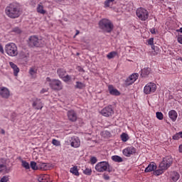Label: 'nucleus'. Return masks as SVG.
I'll list each match as a JSON object with an SVG mask.
<instances>
[{
	"mask_svg": "<svg viewBox=\"0 0 182 182\" xmlns=\"http://www.w3.org/2000/svg\"><path fill=\"white\" fill-rule=\"evenodd\" d=\"M6 15L11 19L21 16V8L16 3L10 4L5 9Z\"/></svg>",
	"mask_w": 182,
	"mask_h": 182,
	"instance_id": "obj_1",
	"label": "nucleus"
},
{
	"mask_svg": "<svg viewBox=\"0 0 182 182\" xmlns=\"http://www.w3.org/2000/svg\"><path fill=\"white\" fill-rule=\"evenodd\" d=\"M99 28L103 32H106L107 33H112V31H113L114 28V25H113V23L112 21L107 18H102L99 21Z\"/></svg>",
	"mask_w": 182,
	"mask_h": 182,
	"instance_id": "obj_2",
	"label": "nucleus"
},
{
	"mask_svg": "<svg viewBox=\"0 0 182 182\" xmlns=\"http://www.w3.org/2000/svg\"><path fill=\"white\" fill-rule=\"evenodd\" d=\"M46 82L48 83V85L50 86V89H52V90H57V92H59V90H62V89H63L62 81L59 80L50 79V77H47Z\"/></svg>",
	"mask_w": 182,
	"mask_h": 182,
	"instance_id": "obj_3",
	"label": "nucleus"
},
{
	"mask_svg": "<svg viewBox=\"0 0 182 182\" xmlns=\"http://www.w3.org/2000/svg\"><path fill=\"white\" fill-rule=\"evenodd\" d=\"M136 15L139 21H142V22H144L147 21V19H149L150 14L149 13V11H147V9L143 7H139L136 11Z\"/></svg>",
	"mask_w": 182,
	"mask_h": 182,
	"instance_id": "obj_4",
	"label": "nucleus"
},
{
	"mask_svg": "<svg viewBox=\"0 0 182 182\" xmlns=\"http://www.w3.org/2000/svg\"><path fill=\"white\" fill-rule=\"evenodd\" d=\"M6 53L9 56H18V47L14 43H10L6 45L5 46Z\"/></svg>",
	"mask_w": 182,
	"mask_h": 182,
	"instance_id": "obj_5",
	"label": "nucleus"
},
{
	"mask_svg": "<svg viewBox=\"0 0 182 182\" xmlns=\"http://www.w3.org/2000/svg\"><path fill=\"white\" fill-rule=\"evenodd\" d=\"M29 45L36 46V48H41L45 45V41L42 38H38L36 36H31L29 38Z\"/></svg>",
	"mask_w": 182,
	"mask_h": 182,
	"instance_id": "obj_6",
	"label": "nucleus"
},
{
	"mask_svg": "<svg viewBox=\"0 0 182 182\" xmlns=\"http://www.w3.org/2000/svg\"><path fill=\"white\" fill-rule=\"evenodd\" d=\"M110 167L109 162L107 161H101L96 164L95 170L98 173H103L105 171H107Z\"/></svg>",
	"mask_w": 182,
	"mask_h": 182,
	"instance_id": "obj_7",
	"label": "nucleus"
},
{
	"mask_svg": "<svg viewBox=\"0 0 182 182\" xmlns=\"http://www.w3.org/2000/svg\"><path fill=\"white\" fill-rule=\"evenodd\" d=\"M157 90V85L154 82H148L144 87V93L145 95H151Z\"/></svg>",
	"mask_w": 182,
	"mask_h": 182,
	"instance_id": "obj_8",
	"label": "nucleus"
},
{
	"mask_svg": "<svg viewBox=\"0 0 182 182\" xmlns=\"http://www.w3.org/2000/svg\"><path fill=\"white\" fill-rule=\"evenodd\" d=\"M173 164V158L171 156H166L163 161L160 163L159 167L167 170Z\"/></svg>",
	"mask_w": 182,
	"mask_h": 182,
	"instance_id": "obj_9",
	"label": "nucleus"
},
{
	"mask_svg": "<svg viewBox=\"0 0 182 182\" xmlns=\"http://www.w3.org/2000/svg\"><path fill=\"white\" fill-rule=\"evenodd\" d=\"M101 114L102 116H105V117H110V116H113L114 114V111L113 110V107H112V105L107 106L104 107L101 112Z\"/></svg>",
	"mask_w": 182,
	"mask_h": 182,
	"instance_id": "obj_10",
	"label": "nucleus"
},
{
	"mask_svg": "<svg viewBox=\"0 0 182 182\" xmlns=\"http://www.w3.org/2000/svg\"><path fill=\"white\" fill-rule=\"evenodd\" d=\"M134 153H136V148L133 146H127L122 150V154L125 157H130V156L134 154Z\"/></svg>",
	"mask_w": 182,
	"mask_h": 182,
	"instance_id": "obj_11",
	"label": "nucleus"
},
{
	"mask_svg": "<svg viewBox=\"0 0 182 182\" xmlns=\"http://www.w3.org/2000/svg\"><path fill=\"white\" fill-rule=\"evenodd\" d=\"M137 79H139V74L133 73L125 80L126 86H130L131 85H133V83H134Z\"/></svg>",
	"mask_w": 182,
	"mask_h": 182,
	"instance_id": "obj_12",
	"label": "nucleus"
},
{
	"mask_svg": "<svg viewBox=\"0 0 182 182\" xmlns=\"http://www.w3.org/2000/svg\"><path fill=\"white\" fill-rule=\"evenodd\" d=\"M32 107L36 110H42L43 109V104L41 101V99L34 98L33 99Z\"/></svg>",
	"mask_w": 182,
	"mask_h": 182,
	"instance_id": "obj_13",
	"label": "nucleus"
},
{
	"mask_svg": "<svg viewBox=\"0 0 182 182\" xmlns=\"http://www.w3.org/2000/svg\"><path fill=\"white\" fill-rule=\"evenodd\" d=\"M0 96L3 97V99H9V96H11V92L7 87H0Z\"/></svg>",
	"mask_w": 182,
	"mask_h": 182,
	"instance_id": "obj_14",
	"label": "nucleus"
},
{
	"mask_svg": "<svg viewBox=\"0 0 182 182\" xmlns=\"http://www.w3.org/2000/svg\"><path fill=\"white\" fill-rule=\"evenodd\" d=\"M70 141V146L71 147H74L75 149H77V147H80V139L79 137L74 136L71 137Z\"/></svg>",
	"mask_w": 182,
	"mask_h": 182,
	"instance_id": "obj_15",
	"label": "nucleus"
},
{
	"mask_svg": "<svg viewBox=\"0 0 182 182\" xmlns=\"http://www.w3.org/2000/svg\"><path fill=\"white\" fill-rule=\"evenodd\" d=\"M67 116L70 122H76V120H77V114L73 109L69 110L67 113Z\"/></svg>",
	"mask_w": 182,
	"mask_h": 182,
	"instance_id": "obj_16",
	"label": "nucleus"
},
{
	"mask_svg": "<svg viewBox=\"0 0 182 182\" xmlns=\"http://www.w3.org/2000/svg\"><path fill=\"white\" fill-rule=\"evenodd\" d=\"M157 170V165L154 162H151L150 164L145 168V173H151Z\"/></svg>",
	"mask_w": 182,
	"mask_h": 182,
	"instance_id": "obj_17",
	"label": "nucleus"
},
{
	"mask_svg": "<svg viewBox=\"0 0 182 182\" xmlns=\"http://www.w3.org/2000/svg\"><path fill=\"white\" fill-rule=\"evenodd\" d=\"M170 178L171 182H177L180 179V173L176 171H171L170 174Z\"/></svg>",
	"mask_w": 182,
	"mask_h": 182,
	"instance_id": "obj_18",
	"label": "nucleus"
},
{
	"mask_svg": "<svg viewBox=\"0 0 182 182\" xmlns=\"http://www.w3.org/2000/svg\"><path fill=\"white\" fill-rule=\"evenodd\" d=\"M108 90L109 94L112 96H120V92L117 90V89H115L113 85H109Z\"/></svg>",
	"mask_w": 182,
	"mask_h": 182,
	"instance_id": "obj_19",
	"label": "nucleus"
},
{
	"mask_svg": "<svg viewBox=\"0 0 182 182\" xmlns=\"http://www.w3.org/2000/svg\"><path fill=\"white\" fill-rule=\"evenodd\" d=\"M8 168L6 166V159L0 158V171H5Z\"/></svg>",
	"mask_w": 182,
	"mask_h": 182,
	"instance_id": "obj_20",
	"label": "nucleus"
},
{
	"mask_svg": "<svg viewBox=\"0 0 182 182\" xmlns=\"http://www.w3.org/2000/svg\"><path fill=\"white\" fill-rule=\"evenodd\" d=\"M168 116H169V119H171L172 122H176V120H177V117L178 115L177 114V112H176V110L172 109L169 111Z\"/></svg>",
	"mask_w": 182,
	"mask_h": 182,
	"instance_id": "obj_21",
	"label": "nucleus"
},
{
	"mask_svg": "<svg viewBox=\"0 0 182 182\" xmlns=\"http://www.w3.org/2000/svg\"><path fill=\"white\" fill-rule=\"evenodd\" d=\"M39 182H50L49 175L48 174H42L40 175L38 178Z\"/></svg>",
	"mask_w": 182,
	"mask_h": 182,
	"instance_id": "obj_22",
	"label": "nucleus"
},
{
	"mask_svg": "<svg viewBox=\"0 0 182 182\" xmlns=\"http://www.w3.org/2000/svg\"><path fill=\"white\" fill-rule=\"evenodd\" d=\"M9 65L14 70V76H18V74L19 73V68H18V65H16V64L14 63L13 62H10Z\"/></svg>",
	"mask_w": 182,
	"mask_h": 182,
	"instance_id": "obj_23",
	"label": "nucleus"
},
{
	"mask_svg": "<svg viewBox=\"0 0 182 182\" xmlns=\"http://www.w3.org/2000/svg\"><path fill=\"white\" fill-rule=\"evenodd\" d=\"M150 72H151V69L150 68H145L141 70V77H146L150 75Z\"/></svg>",
	"mask_w": 182,
	"mask_h": 182,
	"instance_id": "obj_24",
	"label": "nucleus"
},
{
	"mask_svg": "<svg viewBox=\"0 0 182 182\" xmlns=\"http://www.w3.org/2000/svg\"><path fill=\"white\" fill-rule=\"evenodd\" d=\"M28 73L31 76L32 79H35L38 74V69L35 67H32L29 69Z\"/></svg>",
	"mask_w": 182,
	"mask_h": 182,
	"instance_id": "obj_25",
	"label": "nucleus"
},
{
	"mask_svg": "<svg viewBox=\"0 0 182 182\" xmlns=\"http://www.w3.org/2000/svg\"><path fill=\"white\" fill-rule=\"evenodd\" d=\"M57 75H58L60 79H62L66 75V70H65L64 68H58Z\"/></svg>",
	"mask_w": 182,
	"mask_h": 182,
	"instance_id": "obj_26",
	"label": "nucleus"
},
{
	"mask_svg": "<svg viewBox=\"0 0 182 182\" xmlns=\"http://www.w3.org/2000/svg\"><path fill=\"white\" fill-rule=\"evenodd\" d=\"M70 172L74 176H79V170L77 169V166H75L70 169Z\"/></svg>",
	"mask_w": 182,
	"mask_h": 182,
	"instance_id": "obj_27",
	"label": "nucleus"
},
{
	"mask_svg": "<svg viewBox=\"0 0 182 182\" xmlns=\"http://www.w3.org/2000/svg\"><path fill=\"white\" fill-rule=\"evenodd\" d=\"M112 160L113 161H115V163H122L123 161V158L120 157L117 155H114L112 156Z\"/></svg>",
	"mask_w": 182,
	"mask_h": 182,
	"instance_id": "obj_28",
	"label": "nucleus"
},
{
	"mask_svg": "<svg viewBox=\"0 0 182 182\" xmlns=\"http://www.w3.org/2000/svg\"><path fill=\"white\" fill-rule=\"evenodd\" d=\"M165 170H167V169H164L159 166V168L158 170H155L154 171V176H161V174H163V173H164Z\"/></svg>",
	"mask_w": 182,
	"mask_h": 182,
	"instance_id": "obj_29",
	"label": "nucleus"
},
{
	"mask_svg": "<svg viewBox=\"0 0 182 182\" xmlns=\"http://www.w3.org/2000/svg\"><path fill=\"white\" fill-rule=\"evenodd\" d=\"M37 12L41 14V15H45V14H46V11L43 9V6L41 4H38L37 6Z\"/></svg>",
	"mask_w": 182,
	"mask_h": 182,
	"instance_id": "obj_30",
	"label": "nucleus"
},
{
	"mask_svg": "<svg viewBox=\"0 0 182 182\" xmlns=\"http://www.w3.org/2000/svg\"><path fill=\"white\" fill-rule=\"evenodd\" d=\"M101 136L104 137V139H109V137H112V134L109 131H103L101 133Z\"/></svg>",
	"mask_w": 182,
	"mask_h": 182,
	"instance_id": "obj_31",
	"label": "nucleus"
},
{
	"mask_svg": "<svg viewBox=\"0 0 182 182\" xmlns=\"http://www.w3.org/2000/svg\"><path fill=\"white\" fill-rule=\"evenodd\" d=\"M121 137V140L122 141H124V143H126V141H127L129 139V134H126V133H122L120 136Z\"/></svg>",
	"mask_w": 182,
	"mask_h": 182,
	"instance_id": "obj_32",
	"label": "nucleus"
},
{
	"mask_svg": "<svg viewBox=\"0 0 182 182\" xmlns=\"http://www.w3.org/2000/svg\"><path fill=\"white\" fill-rule=\"evenodd\" d=\"M38 167H39L40 170H43V171L48 170V168L46 163H42V162H41L39 164Z\"/></svg>",
	"mask_w": 182,
	"mask_h": 182,
	"instance_id": "obj_33",
	"label": "nucleus"
},
{
	"mask_svg": "<svg viewBox=\"0 0 182 182\" xmlns=\"http://www.w3.org/2000/svg\"><path fill=\"white\" fill-rule=\"evenodd\" d=\"M114 56H117V51H112L107 55V59H113Z\"/></svg>",
	"mask_w": 182,
	"mask_h": 182,
	"instance_id": "obj_34",
	"label": "nucleus"
},
{
	"mask_svg": "<svg viewBox=\"0 0 182 182\" xmlns=\"http://www.w3.org/2000/svg\"><path fill=\"white\" fill-rule=\"evenodd\" d=\"M85 86L86 85L82 82L77 81L75 85V89H83V87H85Z\"/></svg>",
	"mask_w": 182,
	"mask_h": 182,
	"instance_id": "obj_35",
	"label": "nucleus"
},
{
	"mask_svg": "<svg viewBox=\"0 0 182 182\" xmlns=\"http://www.w3.org/2000/svg\"><path fill=\"white\" fill-rule=\"evenodd\" d=\"M21 166L26 168V170H29L31 168V166L29 165V163H28L26 161H21Z\"/></svg>",
	"mask_w": 182,
	"mask_h": 182,
	"instance_id": "obj_36",
	"label": "nucleus"
},
{
	"mask_svg": "<svg viewBox=\"0 0 182 182\" xmlns=\"http://www.w3.org/2000/svg\"><path fill=\"white\" fill-rule=\"evenodd\" d=\"M20 57H21V59H28V58H29V53L22 51L20 53Z\"/></svg>",
	"mask_w": 182,
	"mask_h": 182,
	"instance_id": "obj_37",
	"label": "nucleus"
},
{
	"mask_svg": "<svg viewBox=\"0 0 182 182\" xmlns=\"http://www.w3.org/2000/svg\"><path fill=\"white\" fill-rule=\"evenodd\" d=\"M83 173L85 174V176H92V169L87 168L83 171Z\"/></svg>",
	"mask_w": 182,
	"mask_h": 182,
	"instance_id": "obj_38",
	"label": "nucleus"
},
{
	"mask_svg": "<svg viewBox=\"0 0 182 182\" xmlns=\"http://www.w3.org/2000/svg\"><path fill=\"white\" fill-rule=\"evenodd\" d=\"M112 2H114V0H106L104 4L105 7L109 8V6H110V4H112Z\"/></svg>",
	"mask_w": 182,
	"mask_h": 182,
	"instance_id": "obj_39",
	"label": "nucleus"
},
{
	"mask_svg": "<svg viewBox=\"0 0 182 182\" xmlns=\"http://www.w3.org/2000/svg\"><path fill=\"white\" fill-rule=\"evenodd\" d=\"M30 167H31L32 170H38V166H36V162L31 161Z\"/></svg>",
	"mask_w": 182,
	"mask_h": 182,
	"instance_id": "obj_40",
	"label": "nucleus"
},
{
	"mask_svg": "<svg viewBox=\"0 0 182 182\" xmlns=\"http://www.w3.org/2000/svg\"><path fill=\"white\" fill-rule=\"evenodd\" d=\"M156 118H158L159 120H163V119H164V115L160 112H157L156 113Z\"/></svg>",
	"mask_w": 182,
	"mask_h": 182,
	"instance_id": "obj_41",
	"label": "nucleus"
},
{
	"mask_svg": "<svg viewBox=\"0 0 182 182\" xmlns=\"http://www.w3.org/2000/svg\"><path fill=\"white\" fill-rule=\"evenodd\" d=\"M62 79H63V82H69V80H70V79H72V77H70V75H67L65 76L64 75Z\"/></svg>",
	"mask_w": 182,
	"mask_h": 182,
	"instance_id": "obj_42",
	"label": "nucleus"
},
{
	"mask_svg": "<svg viewBox=\"0 0 182 182\" xmlns=\"http://www.w3.org/2000/svg\"><path fill=\"white\" fill-rule=\"evenodd\" d=\"M52 144H53V146H60V141H58L55 139H53L52 140Z\"/></svg>",
	"mask_w": 182,
	"mask_h": 182,
	"instance_id": "obj_43",
	"label": "nucleus"
},
{
	"mask_svg": "<svg viewBox=\"0 0 182 182\" xmlns=\"http://www.w3.org/2000/svg\"><path fill=\"white\" fill-rule=\"evenodd\" d=\"M9 180V178L7 176H4L1 178L0 182H8Z\"/></svg>",
	"mask_w": 182,
	"mask_h": 182,
	"instance_id": "obj_44",
	"label": "nucleus"
},
{
	"mask_svg": "<svg viewBox=\"0 0 182 182\" xmlns=\"http://www.w3.org/2000/svg\"><path fill=\"white\" fill-rule=\"evenodd\" d=\"M148 45H150L151 46H153L154 45V38H151L148 40Z\"/></svg>",
	"mask_w": 182,
	"mask_h": 182,
	"instance_id": "obj_45",
	"label": "nucleus"
},
{
	"mask_svg": "<svg viewBox=\"0 0 182 182\" xmlns=\"http://www.w3.org/2000/svg\"><path fill=\"white\" fill-rule=\"evenodd\" d=\"M90 161H91V164H96V163H97V159H96V157L92 156L90 159Z\"/></svg>",
	"mask_w": 182,
	"mask_h": 182,
	"instance_id": "obj_46",
	"label": "nucleus"
},
{
	"mask_svg": "<svg viewBox=\"0 0 182 182\" xmlns=\"http://www.w3.org/2000/svg\"><path fill=\"white\" fill-rule=\"evenodd\" d=\"M177 41L178 43H180L181 45H182V35L181 34H178L177 36Z\"/></svg>",
	"mask_w": 182,
	"mask_h": 182,
	"instance_id": "obj_47",
	"label": "nucleus"
},
{
	"mask_svg": "<svg viewBox=\"0 0 182 182\" xmlns=\"http://www.w3.org/2000/svg\"><path fill=\"white\" fill-rule=\"evenodd\" d=\"M13 32H15V33H21V29H19L18 27H16L13 29Z\"/></svg>",
	"mask_w": 182,
	"mask_h": 182,
	"instance_id": "obj_48",
	"label": "nucleus"
},
{
	"mask_svg": "<svg viewBox=\"0 0 182 182\" xmlns=\"http://www.w3.org/2000/svg\"><path fill=\"white\" fill-rule=\"evenodd\" d=\"M48 90H49L48 88H43V89L41 90L40 93H41V95H43V93H46V92H48Z\"/></svg>",
	"mask_w": 182,
	"mask_h": 182,
	"instance_id": "obj_49",
	"label": "nucleus"
},
{
	"mask_svg": "<svg viewBox=\"0 0 182 182\" xmlns=\"http://www.w3.org/2000/svg\"><path fill=\"white\" fill-rule=\"evenodd\" d=\"M103 178H104L105 180H110V176H109V175L105 173V174L103 175Z\"/></svg>",
	"mask_w": 182,
	"mask_h": 182,
	"instance_id": "obj_50",
	"label": "nucleus"
},
{
	"mask_svg": "<svg viewBox=\"0 0 182 182\" xmlns=\"http://www.w3.org/2000/svg\"><path fill=\"white\" fill-rule=\"evenodd\" d=\"M150 32L151 33H152V35H156V28H151Z\"/></svg>",
	"mask_w": 182,
	"mask_h": 182,
	"instance_id": "obj_51",
	"label": "nucleus"
},
{
	"mask_svg": "<svg viewBox=\"0 0 182 182\" xmlns=\"http://www.w3.org/2000/svg\"><path fill=\"white\" fill-rule=\"evenodd\" d=\"M0 52L1 53H4V47L1 44H0Z\"/></svg>",
	"mask_w": 182,
	"mask_h": 182,
	"instance_id": "obj_52",
	"label": "nucleus"
},
{
	"mask_svg": "<svg viewBox=\"0 0 182 182\" xmlns=\"http://www.w3.org/2000/svg\"><path fill=\"white\" fill-rule=\"evenodd\" d=\"M80 33V31H79V30H76V33L74 36V38H76V36H77V35H79Z\"/></svg>",
	"mask_w": 182,
	"mask_h": 182,
	"instance_id": "obj_53",
	"label": "nucleus"
},
{
	"mask_svg": "<svg viewBox=\"0 0 182 182\" xmlns=\"http://www.w3.org/2000/svg\"><path fill=\"white\" fill-rule=\"evenodd\" d=\"M176 32H180V33H182V27L180 28L179 29H177Z\"/></svg>",
	"mask_w": 182,
	"mask_h": 182,
	"instance_id": "obj_54",
	"label": "nucleus"
},
{
	"mask_svg": "<svg viewBox=\"0 0 182 182\" xmlns=\"http://www.w3.org/2000/svg\"><path fill=\"white\" fill-rule=\"evenodd\" d=\"M1 134H5V130L4 129H1Z\"/></svg>",
	"mask_w": 182,
	"mask_h": 182,
	"instance_id": "obj_55",
	"label": "nucleus"
},
{
	"mask_svg": "<svg viewBox=\"0 0 182 182\" xmlns=\"http://www.w3.org/2000/svg\"><path fill=\"white\" fill-rule=\"evenodd\" d=\"M80 70H83V68H80Z\"/></svg>",
	"mask_w": 182,
	"mask_h": 182,
	"instance_id": "obj_56",
	"label": "nucleus"
}]
</instances>
